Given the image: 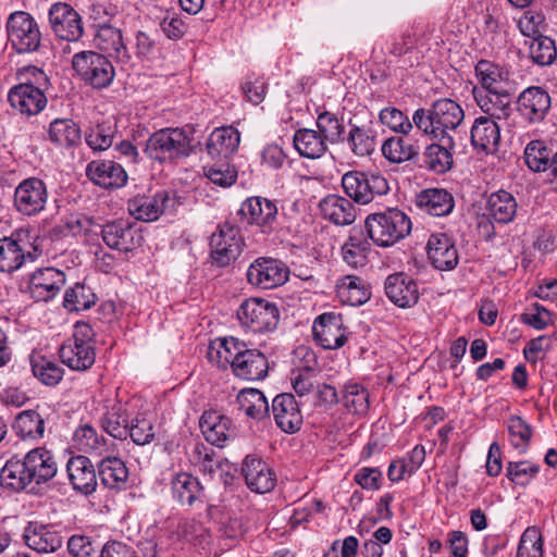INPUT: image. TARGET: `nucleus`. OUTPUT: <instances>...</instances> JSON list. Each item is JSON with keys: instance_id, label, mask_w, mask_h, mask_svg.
Segmentation results:
<instances>
[{"instance_id": "1", "label": "nucleus", "mask_w": 557, "mask_h": 557, "mask_svg": "<svg viewBox=\"0 0 557 557\" xmlns=\"http://www.w3.org/2000/svg\"><path fill=\"white\" fill-rule=\"evenodd\" d=\"M465 120L462 108L449 98L434 101L429 109L419 108L413 112L417 129L431 139L456 140L457 129Z\"/></svg>"}, {"instance_id": "2", "label": "nucleus", "mask_w": 557, "mask_h": 557, "mask_svg": "<svg viewBox=\"0 0 557 557\" xmlns=\"http://www.w3.org/2000/svg\"><path fill=\"white\" fill-rule=\"evenodd\" d=\"M364 227L375 245L391 247L410 234L411 220L404 211L387 208L382 212L369 214Z\"/></svg>"}, {"instance_id": "3", "label": "nucleus", "mask_w": 557, "mask_h": 557, "mask_svg": "<svg viewBox=\"0 0 557 557\" xmlns=\"http://www.w3.org/2000/svg\"><path fill=\"white\" fill-rule=\"evenodd\" d=\"M25 74L30 77L29 82L12 87L8 92V101L13 110L23 115H37L47 106L44 89L48 85V76L37 66L26 67Z\"/></svg>"}, {"instance_id": "4", "label": "nucleus", "mask_w": 557, "mask_h": 557, "mask_svg": "<svg viewBox=\"0 0 557 557\" xmlns=\"http://www.w3.org/2000/svg\"><path fill=\"white\" fill-rule=\"evenodd\" d=\"M191 141V136L182 128H162L149 136L145 153L160 163L173 162L193 152Z\"/></svg>"}, {"instance_id": "5", "label": "nucleus", "mask_w": 557, "mask_h": 557, "mask_svg": "<svg viewBox=\"0 0 557 557\" xmlns=\"http://www.w3.org/2000/svg\"><path fill=\"white\" fill-rule=\"evenodd\" d=\"M95 333L86 322H76L72 337L60 347L61 361L74 371H86L95 363Z\"/></svg>"}, {"instance_id": "6", "label": "nucleus", "mask_w": 557, "mask_h": 557, "mask_svg": "<svg viewBox=\"0 0 557 557\" xmlns=\"http://www.w3.org/2000/svg\"><path fill=\"white\" fill-rule=\"evenodd\" d=\"M242 329L251 333H268L276 329L280 320L277 306L262 298H249L236 311Z\"/></svg>"}, {"instance_id": "7", "label": "nucleus", "mask_w": 557, "mask_h": 557, "mask_svg": "<svg viewBox=\"0 0 557 557\" xmlns=\"http://www.w3.org/2000/svg\"><path fill=\"white\" fill-rule=\"evenodd\" d=\"M72 66L81 79L95 89L110 86L115 76L111 61L95 51H81L73 55Z\"/></svg>"}, {"instance_id": "8", "label": "nucleus", "mask_w": 557, "mask_h": 557, "mask_svg": "<svg viewBox=\"0 0 557 557\" xmlns=\"http://www.w3.org/2000/svg\"><path fill=\"white\" fill-rule=\"evenodd\" d=\"M8 44L17 53L37 51L41 42V33L36 20L27 12L15 11L7 21Z\"/></svg>"}, {"instance_id": "9", "label": "nucleus", "mask_w": 557, "mask_h": 557, "mask_svg": "<svg viewBox=\"0 0 557 557\" xmlns=\"http://www.w3.org/2000/svg\"><path fill=\"white\" fill-rule=\"evenodd\" d=\"M342 186L349 199L360 205L370 203L375 196L389 190L386 178L381 174L356 170L343 175Z\"/></svg>"}, {"instance_id": "10", "label": "nucleus", "mask_w": 557, "mask_h": 557, "mask_svg": "<svg viewBox=\"0 0 557 557\" xmlns=\"http://www.w3.org/2000/svg\"><path fill=\"white\" fill-rule=\"evenodd\" d=\"M49 26L60 39L77 42L84 35L81 14L66 2H54L48 11Z\"/></svg>"}, {"instance_id": "11", "label": "nucleus", "mask_w": 557, "mask_h": 557, "mask_svg": "<svg viewBox=\"0 0 557 557\" xmlns=\"http://www.w3.org/2000/svg\"><path fill=\"white\" fill-rule=\"evenodd\" d=\"M244 245L239 230L228 223L221 225L210 238L212 263L226 267L235 261L242 252Z\"/></svg>"}, {"instance_id": "12", "label": "nucleus", "mask_w": 557, "mask_h": 557, "mask_svg": "<svg viewBox=\"0 0 557 557\" xmlns=\"http://www.w3.org/2000/svg\"><path fill=\"white\" fill-rule=\"evenodd\" d=\"M246 275L251 285L271 289L288 280L289 270L277 259L260 257L249 265Z\"/></svg>"}, {"instance_id": "13", "label": "nucleus", "mask_w": 557, "mask_h": 557, "mask_svg": "<svg viewBox=\"0 0 557 557\" xmlns=\"http://www.w3.org/2000/svg\"><path fill=\"white\" fill-rule=\"evenodd\" d=\"M176 201L165 190L154 195H136L127 202V210L136 220L156 221L161 214L172 211Z\"/></svg>"}, {"instance_id": "14", "label": "nucleus", "mask_w": 557, "mask_h": 557, "mask_svg": "<svg viewBox=\"0 0 557 557\" xmlns=\"http://www.w3.org/2000/svg\"><path fill=\"white\" fill-rule=\"evenodd\" d=\"M48 191L46 184L36 177L21 182L14 191V207L24 215H36L47 203Z\"/></svg>"}, {"instance_id": "15", "label": "nucleus", "mask_w": 557, "mask_h": 557, "mask_svg": "<svg viewBox=\"0 0 557 557\" xmlns=\"http://www.w3.org/2000/svg\"><path fill=\"white\" fill-rule=\"evenodd\" d=\"M239 214L248 224L259 226L263 233H271L276 226V203L264 197L247 198L240 206Z\"/></svg>"}, {"instance_id": "16", "label": "nucleus", "mask_w": 557, "mask_h": 557, "mask_svg": "<svg viewBox=\"0 0 557 557\" xmlns=\"http://www.w3.org/2000/svg\"><path fill=\"white\" fill-rule=\"evenodd\" d=\"M64 285V272L52 267L36 270L28 280L30 297L36 301L53 299Z\"/></svg>"}, {"instance_id": "17", "label": "nucleus", "mask_w": 557, "mask_h": 557, "mask_svg": "<svg viewBox=\"0 0 557 557\" xmlns=\"http://www.w3.org/2000/svg\"><path fill=\"white\" fill-rule=\"evenodd\" d=\"M103 243L111 249L132 251L143 243V235L134 230L132 223L124 220L109 222L101 226Z\"/></svg>"}, {"instance_id": "18", "label": "nucleus", "mask_w": 557, "mask_h": 557, "mask_svg": "<svg viewBox=\"0 0 557 557\" xmlns=\"http://www.w3.org/2000/svg\"><path fill=\"white\" fill-rule=\"evenodd\" d=\"M552 107V98L546 89L530 86L517 99L519 114L529 123L542 122Z\"/></svg>"}, {"instance_id": "19", "label": "nucleus", "mask_w": 557, "mask_h": 557, "mask_svg": "<svg viewBox=\"0 0 557 557\" xmlns=\"http://www.w3.org/2000/svg\"><path fill=\"white\" fill-rule=\"evenodd\" d=\"M27 546L38 553H54L61 548L63 536L54 524L28 522L23 535Z\"/></svg>"}, {"instance_id": "20", "label": "nucleus", "mask_w": 557, "mask_h": 557, "mask_svg": "<svg viewBox=\"0 0 557 557\" xmlns=\"http://www.w3.org/2000/svg\"><path fill=\"white\" fill-rule=\"evenodd\" d=\"M315 342L324 349H337L345 345L347 335L342 319L334 313H323L312 326Z\"/></svg>"}, {"instance_id": "21", "label": "nucleus", "mask_w": 557, "mask_h": 557, "mask_svg": "<svg viewBox=\"0 0 557 557\" xmlns=\"http://www.w3.org/2000/svg\"><path fill=\"white\" fill-rule=\"evenodd\" d=\"M72 441L77 450L95 457H102L104 454H119L116 444L88 423L76 428Z\"/></svg>"}, {"instance_id": "22", "label": "nucleus", "mask_w": 557, "mask_h": 557, "mask_svg": "<svg viewBox=\"0 0 557 557\" xmlns=\"http://www.w3.org/2000/svg\"><path fill=\"white\" fill-rule=\"evenodd\" d=\"M242 474L247 487L255 493L265 494L276 485V475L261 458L247 456L243 462Z\"/></svg>"}, {"instance_id": "23", "label": "nucleus", "mask_w": 557, "mask_h": 557, "mask_svg": "<svg viewBox=\"0 0 557 557\" xmlns=\"http://www.w3.org/2000/svg\"><path fill=\"white\" fill-rule=\"evenodd\" d=\"M272 412L277 426L285 433L298 431L302 424L300 406L293 394L284 393L274 397Z\"/></svg>"}, {"instance_id": "24", "label": "nucleus", "mask_w": 557, "mask_h": 557, "mask_svg": "<svg viewBox=\"0 0 557 557\" xmlns=\"http://www.w3.org/2000/svg\"><path fill=\"white\" fill-rule=\"evenodd\" d=\"M476 106L493 120H507L512 112L511 96L508 89L486 91L485 89H472Z\"/></svg>"}, {"instance_id": "25", "label": "nucleus", "mask_w": 557, "mask_h": 557, "mask_svg": "<svg viewBox=\"0 0 557 557\" xmlns=\"http://www.w3.org/2000/svg\"><path fill=\"white\" fill-rule=\"evenodd\" d=\"M426 252L434 268L441 271L453 270L458 264L457 248L446 234H432L426 244Z\"/></svg>"}, {"instance_id": "26", "label": "nucleus", "mask_w": 557, "mask_h": 557, "mask_svg": "<svg viewBox=\"0 0 557 557\" xmlns=\"http://www.w3.org/2000/svg\"><path fill=\"white\" fill-rule=\"evenodd\" d=\"M88 178L103 188H119L126 184L127 174L124 168L112 160H95L86 168Z\"/></svg>"}, {"instance_id": "27", "label": "nucleus", "mask_w": 557, "mask_h": 557, "mask_svg": "<svg viewBox=\"0 0 557 557\" xmlns=\"http://www.w3.org/2000/svg\"><path fill=\"white\" fill-rule=\"evenodd\" d=\"M66 472L73 488L84 495H90L97 487V474L94 465L86 456L71 457Z\"/></svg>"}, {"instance_id": "28", "label": "nucleus", "mask_w": 557, "mask_h": 557, "mask_svg": "<svg viewBox=\"0 0 557 557\" xmlns=\"http://www.w3.org/2000/svg\"><path fill=\"white\" fill-rule=\"evenodd\" d=\"M384 288L388 299L400 308L412 307L419 299L417 283L404 273L387 276Z\"/></svg>"}, {"instance_id": "29", "label": "nucleus", "mask_w": 557, "mask_h": 557, "mask_svg": "<svg viewBox=\"0 0 557 557\" xmlns=\"http://www.w3.org/2000/svg\"><path fill=\"white\" fill-rule=\"evenodd\" d=\"M470 138L474 149L486 153H494L499 147L500 127L496 120L479 116L472 124Z\"/></svg>"}, {"instance_id": "30", "label": "nucleus", "mask_w": 557, "mask_h": 557, "mask_svg": "<svg viewBox=\"0 0 557 557\" xmlns=\"http://www.w3.org/2000/svg\"><path fill=\"white\" fill-rule=\"evenodd\" d=\"M171 493L173 499L182 506L203 503L205 488L199 479L188 472H178L172 476Z\"/></svg>"}, {"instance_id": "31", "label": "nucleus", "mask_w": 557, "mask_h": 557, "mask_svg": "<svg viewBox=\"0 0 557 557\" xmlns=\"http://www.w3.org/2000/svg\"><path fill=\"white\" fill-rule=\"evenodd\" d=\"M322 216L335 225H350L357 218V209L351 199L339 195H327L320 201Z\"/></svg>"}, {"instance_id": "32", "label": "nucleus", "mask_w": 557, "mask_h": 557, "mask_svg": "<svg viewBox=\"0 0 557 557\" xmlns=\"http://www.w3.org/2000/svg\"><path fill=\"white\" fill-rule=\"evenodd\" d=\"M232 371L235 376L243 380H262L268 374L269 363L260 350L247 346Z\"/></svg>"}, {"instance_id": "33", "label": "nucleus", "mask_w": 557, "mask_h": 557, "mask_svg": "<svg viewBox=\"0 0 557 557\" xmlns=\"http://www.w3.org/2000/svg\"><path fill=\"white\" fill-rule=\"evenodd\" d=\"M246 347L245 342L233 336L218 338L209 346L208 358L220 368L225 369L230 366L233 370L235 362H237Z\"/></svg>"}, {"instance_id": "34", "label": "nucleus", "mask_w": 557, "mask_h": 557, "mask_svg": "<svg viewBox=\"0 0 557 557\" xmlns=\"http://www.w3.org/2000/svg\"><path fill=\"white\" fill-rule=\"evenodd\" d=\"M33 482L40 485L53 479L58 472L52 454L44 447H37L25 455Z\"/></svg>"}, {"instance_id": "35", "label": "nucleus", "mask_w": 557, "mask_h": 557, "mask_svg": "<svg viewBox=\"0 0 557 557\" xmlns=\"http://www.w3.org/2000/svg\"><path fill=\"white\" fill-rule=\"evenodd\" d=\"M240 143V134L233 126L215 128L207 140V152L211 158H228Z\"/></svg>"}, {"instance_id": "36", "label": "nucleus", "mask_w": 557, "mask_h": 557, "mask_svg": "<svg viewBox=\"0 0 557 557\" xmlns=\"http://www.w3.org/2000/svg\"><path fill=\"white\" fill-rule=\"evenodd\" d=\"M435 140L436 143L426 146L423 152V164L428 170L443 174L453 166V150L456 147V140L451 139V144L446 139Z\"/></svg>"}, {"instance_id": "37", "label": "nucleus", "mask_w": 557, "mask_h": 557, "mask_svg": "<svg viewBox=\"0 0 557 557\" xmlns=\"http://www.w3.org/2000/svg\"><path fill=\"white\" fill-rule=\"evenodd\" d=\"M474 71L480 86H474L472 89H485L486 91L507 89L509 72L500 65L488 60H480Z\"/></svg>"}, {"instance_id": "38", "label": "nucleus", "mask_w": 557, "mask_h": 557, "mask_svg": "<svg viewBox=\"0 0 557 557\" xmlns=\"http://www.w3.org/2000/svg\"><path fill=\"white\" fill-rule=\"evenodd\" d=\"M416 203L421 210L434 216L448 215L455 207L453 195L445 189L438 188L421 191L417 197Z\"/></svg>"}, {"instance_id": "39", "label": "nucleus", "mask_w": 557, "mask_h": 557, "mask_svg": "<svg viewBox=\"0 0 557 557\" xmlns=\"http://www.w3.org/2000/svg\"><path fill=\"white\" fill-rule=\"evenodd\" d=\"M232 421L216 411H206L200 418L199 426L207 442L222 447L230 436Z\"/></svg>"}, {"instance_id": "40", "label": "nucleus", "mask_w": 557, "mask_h": 557, "mask_svg": "<svg viewBox=\"0 0 557 557\" xmlns=\"http://www.w3.org/2000/svg\"><path fill=\"white\" fill-rule=\"evenodd\" d=\"M98 473L108 488H121L128 479V469L117 454H104L98 465Z\"/></svg>"}, {"instance_id": "41", "label": "nucleus", "mask_w": 557, "mask_h": 557, "mask_svg": "<svg viewBox=\"0 0 557 557\" xmlns=\"http://www.w3.org/2000/svg\"><path fill=\"white\" fill-rule=\"evenodd\" d=\"M33 482L25 456H14L2 466V487L13 492L25 490Z\"/></svg>"}, {"instance_id": "42", "label": "nucleus", "mask_w": 557, "mask_h": 557, "mask_svg": "<svg viewBox=\"0 0 557 557\" xmlns=\"http://www.w3.org/2000/svg\"><path fill=\"white\" fill-rule=\"evenodd\" d=\"M517 200L510 193L498 190L490 195L486 203L488 216L499 224L513 221L517 213Z\"/></svg>"}, {"instance_id": "43", "label": "nucleus", "mask_w": 557, "mask_h": 557, "mask_svg": "<svg viewBox=\"0 0 557 557\" xmlns=\"http://www.w3.org/2000/svg\"><path fill=\"white\" fill-rule=\"evenodd\" d=\"M327 141L314 129L301 128L295 132L293 144L301 157L318 159L327 150Z\"/></svg>"}, {"instance_id": "44", "label": "nucleus", "mask_w": 557, "mask_h": 557, "mask_svg": "<svg viewBox=\"0 0 557 557\" xmlns=\"http://www.w3.org/2000/svg\"><path fill=\"white\" fill-rule=\"evenodd\" d=\"M240 411L248 418L260 421L269 417L270 407L264 394L257 388H244L236 397Z\"/></svg>"}, {"instance_id": "45", "label": "nucleus", "mask_w": 557, "mask_h": 557, "mask_svg": "<svg viewBox=\"0 0 557 557\" xmlns=\"http://www.w3.org/2000/svg\"><path fill=\"white\" fill-rule=\"evenodd\" d=\"M370 243L364 237L362 230L354 228L348 239L342 246V257L351 268L363 267L367 263Z\"/></svg>"}, {"instance_id": "46", "label": "nucleus", "mask_w": 557, "mask_h": 557, "mask_svg": "<svg viewBox=\"0 0 557 557\" xmlns=\"http://www.w3.org/2000/svg\"><path fill=\"white\" fill-rule=\"evenodd\" d=\"M94 42L97 48L117 59L127 57L121 30L110 24L98 25Z\"/></svg>"}, {"instance_id": "47", "label": "nucleus", "mask_w": 557, "mask_h": 557, "mask_svg": "<svg viewBox=\"0 0 557 557\" xmlns=\"http://www.w3.org/2000/svg\"><path fill=\"white\" fill-rule=\"evenodd\" d=\"M382 154L392 163H404L419 156V147L403 136L387 138L382 147Z\"/></svg>"}, {"instance_id": "48", "label": "nucleus", "mask_w": 557, "mask_h": 557, "mask_svg": "<svg viewBox=\"0 0 557 557\" xmlns=\"http://www.w3.org/2000/svg\"><path fill=\"white\" fill-rule=\"evenodd\" d=\"M337 294L342 301L350 306H361L371 297L369 285L364 280L355 275H347L341 280L337 285Z\"/></svg>"}, {"instance_id": "49", "label": "nucleus", "mask_w": 557, "mask_h": 557, "mask_svg": "<svg viewBox=\"0 0 557 557\" xmlns=\"http://www.w3.org/2000/svg\"><path fill=\"white\" fill-rule=\"evenodd\" d=\"M101 428L110 436L117 440H125L128 435V414L121 403H115L107 408L101 417Z\"/></svg>"}, {"instance_id": "50", "label": "nucleus", "mask_w": 557, "mask_h": 557, "mask_svg": "<svg viewBox=\"0 0 557 557\" xmlns=\"http://www.w3.org/2000/svg\"><path fill=\"white\" fill-rule=\"evenodd\" d=\"M78 125L71 119H55L50 123L49 139L60 147H73L81 143Z\"/></svg>"}, {"instance_id": "51", "label": "nucleus", "mask_w": 557, "mask_h": 557, "mask_svg": "<svg viewBox=\"0 0 557 557\" xmlns=\"http://www.w3.org/2000/svg\"><path fill=\"white\" fill-rule=\"evenodd\" d=\"M12 429L21 438L39 440L45 433V420L38 412L25 410L15 417Z\"/></svg>"}, {"instance_id": "52", "label": "nucleus", "mask_w": 557, "mask_h": 557, "mask_svg": "<svg viewBox=\"0 0 557 557\" xmlns=\"http://www.w3.org/2000/svg\"><path fill=\"white\" fill-rule=\"evenodd\" d=\"M507 431L510 445L519 453L524 454L530 446L532 426L520 416H510L507 420Z\"/></svg>"}, {"instance_id": "53", "label": "nucleus", "mask_w": 557, "mask_h": 557, "mask_svg": "<svg viewBox=\"0 0 557 557\" xmlns=\"http://www.w3.org/2000/svg\"><path fill=\"white\" fill-rule=\"evenodd\" d=\"M347 145L358 157L370 156L375 150V135L371 129L352 125L347 136Z\"/></svg>"}, {"instance_id": "54", "label": "nucleus", "mask_w": 557, "mask_h": 557, "mask_svg": "<svg viewBox=\"0 0 557 557\" xmlns=\"http://www.w3.org/2000/svg\"><path fill=\"white\" fill-rule=\"evenodd\" d=\"M553 154L554 153L546 147L544 141L532 140L524 149V161L528 168L533 172H544L546 174Z\"/></svg>"}, {"instance_id": "55", "label": "nucleus", "mask_w": 557, "mask_h": 557, "mask_svg": "<svg viewBox=\"0 0 557 557\" xmlns=\"http://www.w3.org/2000/svg\"><path fill=\"white\" fill-rule=\"evenodd\" d=\"M342 400L346 409L355 414H364L369 410V392L359 383H347Z\"/></svg>"}, {"instance_id": "56", "label": "nucleus", "mask_w": 557, "mask_h": 557, "mask_svg": "<svg viewBox=\"0 0 557 557\" xmlns=\"http://www.w3.org/2000/svg\"><path fill=\"white\" fill-rule=\"evenodd\" d=\"M529 54L533 63L546 66L550 65L557 57L555 41L543 35H537L529 42Z\"/></svg>"}, {"instance_id": "57", "label": "nucleus", "mask_w": 557, "mask_h": 557, "mask_svg": "<svg viewBox=\"0 0 557 557\" xmlns=\"http://www.w3.org/2000/svg\"><path fill=\"white\" fill-rule=\"evenodd\" d=\"M21 233L2 237V272H13L21 268L25 253L18 244Z\"/></svg>"}, {"instance_id": "58", "label": "nucleus", "mask_w": 557, "mask_h": 557, "mask_svg": "<svg viewBox=\"0 0 557 557\" xmlns=\"http://www.w3.org/2000/svg\"><path fill=\"white\" fill-rule=\"evenodd\" d=\"M96 302V295L91 288L76 283L73 287L66 289L64 294V307L71 311L87 310Z\"/></svg>"}, {"instance_id": "59", "label": "nucleus", "mask_w": 557, "mask_h": 557, "mask_svg": "<svg viewBox=\"0 0 557 557\" xmlns=\"http://www.w3.org/2000/svg\"><path fill=\"white\" fill-rule=\"evenodd\" d=\"M32 370L34 375L48 386L59 384L64 374L63 369L59 364L42 356L32 359Z\"/></svg>"}, {"instance_id": "60", "label": "nucleus", "mask_w": 557, "mask_h": 557, "mask_svg": "<svg viewBox=\"0 0 557 557\" xmlns=\"http://www.w3.org/2000/svg\"><path fill=\"white\" fill-rule=\"evenodd\" d=\"M543 535L539 528L528 527L520 536L517 557H543Z\"/></svg>"}, {"instance_id": "61", "label": "nucleus", "mask_w": 557, "mask_h": 557, "mask_svg": "<svg viewBox=\"0 0 557 557\" xmlns=\"http://www.w3.org/2000/svg\"><path fill=\"white\" fill-rule=\"evenodd\" d=\"M540 465L530 460L509 461L506 466V476L512 483L525 486L539 474Z\"/></svg>"}, {"instance_id": "62", "label": "nucleus", "mask_w": 557, "mask_h": 557, "mask_svg": "<svg viewBox=\"0 0 557 557\" xmlns=\"http://www.w3.org/2000/svg\"><path fill=\"white\" fill-rule=\"evenodd\" d=\"M317 126L321 136L331 144L342 140L345 126L335 113L322 111L318 113Z\"/></svg>"}, {"instance_id": "63", "label": "nucleus", "mask_w": 557, "mask_h": 557, "mask_svg": "<svg viewBox=\"0 0 557 557\" xmlns=\"http://www.w3.org/2000/svg\"><path fill=\"white\" fill-rule=\"evenodd\" d=\"M203 172L211 183L223 188L232 186L238 176L237 169L228 162H215L206 165Z\"/></svg>"}, {"instance_id": "64", "label": "nucleus", "mask_w": 557, "mask_h": 557, "mask_svg": "<svg viewBox=\"0 0 557 557\" xmlns=\"http://www.w3.org/2000/svg\"><path fill=\"white\" fill-rule=\"evenodd\" d=\"M101 548L95 537L85 534H74L67 541V550L73 557H100Z\"/></svg>"}]
</instances>
